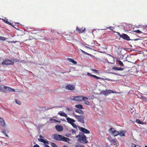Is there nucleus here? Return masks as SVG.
<instances>
[{
  "label": "nucleus",
  "instance_id": "obj_6",
  "mask_svg": "<svg viewBox=\"0 0 147 147\" xmlns=\"http://www.w3.org/2000/svg\"><path fill=\"white\" fill-rule=\"evenodd\" d=\"M115 32H116L119 35V36L122 38L129 40H130L129 37L127 34H121L119 32H116L114 31Z\"/></svg>",
  "mask_w": 147,
  "mask_h": 147
},
{
  "label": "nucleus",
  "instance_id": "obj_39",
  "mask_svg": "<svg viewBox=\"0 0 147 147\" xmlns=\"http://www.w3.org/2000/svg\"><path fill=\"white\" fill-rule=\"evenodd\" d=\"M66 108L69 111H71L72 110V109L71 108L66 107Z\"/></svg>",
  "mask_w": 147,
  "mask_h": 147
},
{
  "label": "nucleus",
  "instance_id": "obj_29",
  "mask_svg": "<svg viewBox=\"0 0 147 147\" xmlns=\"http://www.w3.org/2000/svg\"><path fill=\"white\" fill-rule=\"evenodd\" d=\"M115 28L114 27H112L111 26H110L109 27H107L106 29H109L111 30H113Z\"/></svg>",
  "mask_w": 147,
  "mask_h": 147
},
{
  "label": "nucleus",
  "instance_id": "obj_54",
  "mask_svg": "<svg viewBox=\"0 0 147 147\" xmlns=\"http://www.w3.org/2000/svg\"><path fill=\"white\" fill-rule=\"evenodd\" d=\"M145 147H147V145H146V146H145Z\"/></svg>",
  "mask_w": 147,
  "mask_h": 147
},
{
  "label": "nucleus",
  "instance_id": "obj_22",
  "mask_svg": "<svg viewBox=\"0 0 147 147\" xmlns=\"http://www.w3.org/2000/svg\"><path fill=\"white\" fill-rule=\"evenodd\" d=\"M120 136H125V133L124 132V131H121L119 132V135Z\"/></svg>",
  "mask_w": 147,
  "mask_h": 147
},
{
  "label": "nucleus",
  "instance_id": "obj_42",
  "mask_svg": "<svg viewBox=\"0 0 147 147\" xmlns=\"http://www.w3.org/2000/svg\"><path fill=\"white\" fill-rule=\"evenodd\" d=\"M75 147H84V146L82 145H76Z\"/></svg>",
  "mask_w": 147,
  "mask_h": 147
},
{
  "label": "nucleus",
  "instance_id": "obj_37",
  "mask_svg": "<svg viewBox=\"0 0 147 147\" xmlns=\"http://www.w3.org/2000/svg\"><path fill=\"white\" fill-rule=\"evenodd\" d=\"M84 45L85 46V47L86 48H88V49H90V48L89 47H88V46H89L87 44H84L83 45Z\"/></svg>",
  "mask_w": 147,
  "mask_h": 147
},
{
  "label": "nucleus",
  "instance_id": "obj_9",
  "mask_svg": "<svg viewBox=\"0 0 147 147\" xmlns=\"http://www.w3.org/2000/svg\"><path fill=\"white\" fill-rule=\"evenodd\" d=\"M111 145L117 146L119 144L118 142L117 141L116 138L112 139L111 140Z\"/></svg>",
  "mask_w": 147,
  "mask_h": 147
},
{
  "label": "nucleus",
  "instance_id": "obj_7",
  "mask_svg": "<svg viewBox=\"0 0 147 147\" xmlns=\"http://www.w3.org/2000/svg\"><path fill=\"white\" fill-rule=\"evenodd\" d=\"M114 92V91L113 90L106 89L105 90L102 91L101 93L105 96H107L110 94L113 93Z\"/></svg>",
  "mask_w": 147,
  "mask_h": 147
},
{
  "label": "nucleus",
  "instance_id": "obj_15",
  "mask_svg": "<svg viewBox=\"0 0 147 147\" xmlns=\"http://www.w3.org/2000/svg\"><path fill=\"white\" fill-rule=\"evenodd\" d=\"M66 120L68 122L71 124L73 123L75 121L74 119H72L69 117H67Z\"/></svg>",
  "mask_w": 147,
  "mask_h": 147
},
{
  "label": "nucleus",
  "instance_id": "obj_2",
  "mask_svg": "<svg viewBox=\"0 0 147 147\" xmlns=\"http://www.w3.org/2000/svg\"><path fill=\"white\" fill-rule=\"evenodd\" d=\"M76 137L78 138V141L83 144H86L88 142L87 140V138L85 135H78L76 136Z\"/></svg>",
  "mask_w": 147,
  "mask_h": 147
},
{
  "label": "nucleus",
  "instance_id": "obj_28",
  "mask_svg": "<svg viewBox=\"0 0 147 147\" xmlns=\"http://www.w3.org/2000/svg\"><path fill=\"white\" fill-rule=\"evenodd\" d=\"M133 32H136L137 33H139V34L143 33V32L142 31H141L139 30H134L133 31Z\"/></svg>",
  "mask_w": 147,
  "mask_h": 147
},
{
  "label": "nucleus",
  "instance_id": "obj_53",
  "mask_svg": "<svg viewBox=\"0 0 147 147\" xmlns=\"http://www.w3.org/2000/svg\"><path fill=\"white\" fill-rule=\"evenodd\" d=\"M72 132H74V130H72Z\"/></svg>",
  "mask_w": 147,
  "mask_h": 147
},
{
  "label": "nucleus",
  "instance_id": "obj_32",
  "mask_svg": "<svg viewBox=\"0 0 147 147\" xmlns=\"http://www.w3.org/2000/svg\"><path fill=\"white\" fill-rule=\"evenodd\" d=\"M118 63L119 65L121 66H123V62L120 60L118 61Z\"/></svg>",
  "mask_w": 147,
  "mask_h": 147
},
{
  "label": "nucleus",
  "instance_id": "obj_16",
  "mask_svg": "<svg viewBox=\"0 0 147 147\" xmlns=\"http://www.w3.org/2000/svg\"><path fill=\"white\" fill-rule=\"evenodd\" d=\"M5 122L4 120L1 118L0 117V125L3 127H5Z\"/></svg>",
  "mask_w": 147,
  "mask_h": 147
},
{
  "label": "nucleus",
  "instance_id": "obj_18",
  "mask_svg": "<svg viewBox=\"0 0 147 147\" xmlns=\"http://www.w3.org/2000/svg\"><path fill=\"white\" fill-rule=\"evenodd\" d=\"M67 59L69 61L72 63L76 65L77 63V62L72 59L68 58Z\"/></svg>",
  "mask_w": 147,
  "mask_h": 147
},
{
  "label": "nucleus",
  "instance_id": "obj_10",
  "mask_svg": "<svg viewBox=\"0 0 147 147\" xmlns=\"http://www.w3.org/2000/svg\"><path fill=\"white\" fill-rule=\"evenodd\" d=\"M86 29L85 28H79L77 27L76 28V31L79 33H84L85 32Z\"/></svg>",
  "mask_w": 147,
  "mask_h": 147
},
{
  "label": "nucleus",
  "instance_id": "obj_11",
  "mask_svg": "<svg viewBox=\"0 0 147 147\" xmlns=\"http://www.w3.org/2000/svg\"><path fill=\"white\" fill-rule=\"evenodd\" d=\"M39 138H38V140L41 142H43L45 144H48L49 143L48 141L47 140H45L43 139V138H44V137L41 136V135H39Z\"/></svg>",
  "mask_w": 147,
  "mask_h": 147
},
{
  "label": "nucleus",
  "instance_id": "obj_17",
  "mask_svg": "<svg viewBox=\"0 0 147 147\" xmlns=\"http://www.w3.org/2000/svg\"><path fill=\"white\" fill-rule=\"evenodd\" d=\"M113 70H114L116 71H123V68L122 67H114L112 68Z\"/></svg>",
  "mask_w": 147,
  "mask_h": 147
},
{
  "label": "nucleus",
  "instance_id": "obj_27",
  "mask_svg": "<svg viewBox=\"0 0 147 147\" xmlns=\"http://www.w3.org/2000/svg\"><path fill=\"white\" fill-rule=\"evenodd\" d=\"M7 90L9 91V92L15 91V90L11 88L7 87Z\"/></svg>",
  "mask_w": 147,
  "mask_h": 147
},
{
  "label": "nucleus",
  "instance_id": "obj_56",
  "mask_svg": "<svg viewBox=\"0 0 147 147\" xmlns=\"http://www.w3.org/2000/svg\"><path fill=\"white\" fill-rule=\"evenodd\" d=\"M51 109V108H49V109Z\"/></svg>",
  "mask_w": 147,
  "mask_h": 147
},
{
  "label": "nucleus",
  "instance_id": "obj_47",
  "mask_svg": "<svg viewBox=\"0 0 147 147\" xmlns=\"http://www.w3.org/2000/svg\"><path fill=\"white\" fill-rule=\"evenodd\" d=\"M8 43L11 42V43H15L16 42L14 41H8Z\"/></svg>",
  "mask_w": 147,
  "mask_h": 147
},
{
  "label": "nucleus",
  "instance_id": "obj_50",
  "mask_svg": "<svg viewBox=\"0 0 147 147\" xmlns=\"http://www.w3.org/2000/svg\"><path fill=\"white\" fill-rule=\"evenodd\" d=\"M142 123H143V124H146V122H142Z\"/></svg>",
  "mask_w": 147,
  "mask_h": 147
},
{
  "label": "nucleus",
  "instance_id": "obj_1",
  "mask_svg": "<svg viewBox=\"0 0 147 147\" xmlns=\"http://www.w3.org/2000/svg\"><path fill=\"white\" fill-rule=\"evenodd\" d=\"M54 139L59 141H62L64 142H67L70 140V139L67 138L63 136L55 134L54 136Z\"/></svg>",
  "mask_w": 147,
  "mask_h": 147
},
{
  "label": "nucleus",
  "instance_id": "obj_13",
  "mask_svg": "<svg viewBox=\"0 0 147 147\" xmlns=\"http://www.w3.org/2000/svg\"><path fill=\"white\" fill-rule=\"evenodd\" d=\"M80 130L83 133L89 134L90 133V131L89 130L84 127H81Z\"/></svg>",
  "mask_w": 147,
  "mask_h": 147
},
{
  "label": "nucleus",
  "instance_id": "obj_52",
  "mask_svg": "<svg viewBox=\"0 0 147 147\" xmlns=\"http://www.w3.org/2000/svg\"><path fill=\"white\" fill-rule=\"evenodd\" d=\"M61 73L62 74H64L65 73V72H61Z\"/></svg>",
  "mask_w": 147,
  "mask_h": 147
},
{
  "label": "nucleus",
  "instance_id": "obj_26",
  "mask_svg": "<svg viewBox=\"0 0 147 147\" xmlns=\"http://www.w3.org/2000/svg\"><path fill=\"white\" fill-rule=\"evenodd\" d=\"M119 134V132L116 131L114 134L113 135L115 137L118 135Z\"/></svg>",
  "mask_w": 147,
  "mask_h": 147
},
{
  "label": "nucleus",
  "instance_id": "obj_38",
  "mask_svg": "<svg viewBox=\"0 0 147 147\" xmlns=\"http://www.w3.org/2000/svg\"><path fill=\"white\" fill-rule=\"evenodd\" d=\"M72 126L74 127V128H76V124L74 123H72L71 124Z\"/></svg>",
  "mask_w": 147,
  "mask_h": 147
},
{
  "label": "nucleus",
  "instance_id": "obj_23",
  "mask_svg": "<svg viewBox=\"0 0 147 147\" xmlns=\"http://www.w3.org/2000/svg\"><path fill=\"white\" fill-rule=\"evenodd\" d=\"M2 20L4 22L9 25H11L12 24L10 22H9L7 19L4 20L3 19Z\"/></svg>",
  "mask_w": 147,
  "mask_h": 147
},
{
  "label": "nucleus",
  "instance_id": "obj_24",
  "mask_svg": "<svg viewBox=\"0 0 147 147\" xmlns=\"http://www.w3.org/2000/svg\"><path fill=\"white\" fill-rule=\"evenodd\" d=\"M92 77L97 79H101L102 80L104 79L102 78L98 77L94 75H93Z\"/></svg>",
  "mask_w": 147,
  "mask_h": 147
},
{
  "label": "nucleus",
  "instance_id": "obj_21",
  "mask_svg": "<svg viewBox=\"0 0 147 147\" xmlns=\"http://www.w3.org/2000/svg\"><path fill=\"white\" fill-rule=\"evenodd\" d=\"M75 107L79 109H83V106L82 105L79 104L76 105L75 106Z\"/></svg>",
  "mask_w": 147,
  "mask_h": 147
},
{
  "label": "nucleus",
  "instance_id": "obj_20",
  "mask_svg": "<svg viewBox=\"0 0 147 147\" xmlns=\"http://www.w3.org/2000/svg\"><path fill=\"white\" fill-rule=\"evenodd\" d=\"M75 111L80 114H83L84 113L83 111L80 109H76Z\"/></svg>",
  "mask_w": 147,
  "mask_h": 147
},
{
  "label": "nucleus",
  "instance_id": "obj_41",
  "mask_svg": "<svg viewBox=\"0 0 147 147\" xmlns=\"http://www.w3.org/2000/svg\"><path fill=\"white\" fill-rule=\"evenodd\" d=\"M0 40H5V38L3 37L0 36Z\"/></svg>",
  "mask_w": 147,
  "mask_h": 147
},
{
  "label": "nucleus",
  "instance_id": "obj_8",
  "mask_svg": "<svg viewBox=\"0 0 147 147\" xmlns=\"http://www.w3.org/2000/svg\"><path fill=\"white\" fill-rule=\"evenodd\" d=\"M75 88V86L72 84H67L65 87V88L67 90L71 91L74 90Z\"/></svg>",
  "mask_w": 147,
  "mask_h": 147
},
{
  "label": "nucleus",
  "instance_id": "obj_12",
  "mask_svg": "<svg viewBox=\"0 0 147 147\" xmlns=\"http://www.w3.org/2000/svg\"><path fill=\"white\" fill-rule=\"evenodd\" d=\"M55 128L57 131H62L63 129L61 126L58 125L56 126Z\"/></svg>",
  "mask_w": 147,
  "mask_h": 147
},
{
  "label": "nucleus",
  "instance_id": "obj_30",
  "mask_svg": "<svg viewBox=\"0 0 147 147\" xmlns=\"http://www.w3.org/2000/svg\"><path fill=\"white\" fill-rule=\"evenodd\" d=\"M51 144L53 147H58L54 142H51Z\"/></svg>",
  "mask_w": 147,
  "mask_h": 147
},
{
  "label": "nucleus",
  "instance_id": "obj_33",
  "mask_svg": "<svg viewBox=\"0 0 147 147\" xmlns=\"http://www.w3.org/2000/svg\"><path fill=\"white\" fill-rule=\"evenodd\" d=\"M132 147H141L140 146L138 145H136L134 144H132Z\"/></svg>",
  "mask_w": 147,
  "mask_h": 147
},
{
  "label": "nucleus",
  "instance_id": "obj_36",
  "mask_svg": "<svg viewBox=\"0 0 147 147\" xmlns=\"http://www.w3.org/2000/svg\"><path fill=\"white\" fill-rule=\"evenodd\" d=\"M16 102L17 104L19 105L21 104V102L20 101L18 100H16Z\"/></svg>",
  "mask_w": 147,
  "mask_h": 147
},
{
  "label": "nucleus",
  "instance_id": "obj_31",
  "mask_svg": "<svg viewBox=\"0 0 147 147\" xmlns=\"http://www.w3.org/2000/svg\"><path fill=\"white\" fill-rule=\"evenodd\" d=\"M80 51H81V52L83 53H84V54H86V55H90V54H89V53L86 52L84 51H83V50H82L81 49H80Z\"/></svg>",
  "mask_w": 147,
  "mask_h": 147
},
{
  "label": "nucleus",
  "instance_id": "obj_35",
  "mask_svg": "<svg viewBox=\"0 0 147 147\" xmlns=\"http://www.w3.org/2000/svg\"><path fill=\"white\" fill-rule=\"evenodd\" d=\"M86 100V101H85L84 103L85 104L87 105H89L90 104V102L89 101Z\"/></svg>",
  "mask_w": 147,
  "mask_h": 147
},
{
  "label": "nucleus",
  "instance_id": "obj_14",
  "mask_svg": "<svg viewBox=\"0 0 147 147\" xmlns=\"http://www.w3.org/2000/svg\"><path fill=\"white\" fill-rule=\"evenodd\" d=\"M116 131V130L113 127L110 128L109 130V132L111 133L112 135H113Z\"/></svg>",
  "mask_w": 147,
  "mask_h": 147
},
{
  "label": "nucleus",
  "instance_id": "obj_51",
  "mask_svg": "<svg viewBox=\"0 0 147 147\" xmlns=\"http://www.w3.org/2000/svg\"><path fill=\"white\" fill-rule=\"evenodd\" d=\"M63 147H68L67 146L64 145Z\"/></svg>",
  "mask_w": 147,
  "mask_h": 147
},
{
  "label": "nucleus",
  "instance_id": "obj_48",
  "mask_svg": "<svg viewBox=\"0 0 147 147\" xmlns=\"http://www.w3.org/2000/svg\"><path fill=\"white\" fill-rule=\"evenodd\" d=\"M45 147H50L47 144H45Z\"/></svg>",
  "mask_w": 147,
  "mask_h": 147
},
{
  "label": "nucleus",
  "instance_id": "obj_40",
  "mask_svg": "<svg viewBox=\"0 0 147 147\" xmlns=\"http://www.w3.org/2000/svg\"><path fill=\"white\" fill-rule=\"evenodd\" d=\"M91 70L94 72L96 73H97L98 72V71L95 69H91Z\"/></svg>",
  "mask_w": 147,
  "mask_h": 147
},
{
  "label": "nucleus",
  "instance_id": "obj_43",
  "mask_svg": "<svg viewBox=\"0 0 147 147\" xmlns=\"http://www.w3.org/2000/svg\"><path fill=\"white\" fill-rule=\"evenodd\" d=\"M87 75L89 76H90L91 77H92L93 75L89 73H87Z\"/></svg>",
  "mask_w": 147,
  "mask_h": 147
},
{
  "label": "nucleus",
  "instance_id": "obj_44",
  "mask_svg": "<svg viewBox=\"0 0 147 147\" xmlns=\"http://www.w3.org/2000/svg\"><path fill=\"white\" fill-rule=\"evenodd\" d=\"M51 120H53L55 122H59L58 121H57V120H56V119H50V121H51Z\"/></svg>",
  "mask_w": 147,
  "mask_h": 147
},
{
  "label": "nucleus",
  "instance_id": "obj_4",
  "mask_svg": "<svg viewBox=\"0 0 147 147\" xmlns=\"http://www.w3.org/2000/svg\"><path fill=\"white\" fill-rule=\"evenodd\" d=\"M15 59H13L12 60H11L8 59H5L2 62L1 64L7 65H13L14 64V61H15Z\"/></svg>",
  "mask_w": 147,
  "mask_h": 147
},
{
  "label": "nucleus",
  "instance_id": "obj_45",
  "mask_svg": "<svg viewBox=\"0 0 147 147\" xmlns=\"http://www.w3.org/2000/svg\"><path fill=\"white\" fill-rule=\"evenodd\" d=\"M111 57L109 58V59H114V57H112L111 56Z\"/></svg>",
  "mask_w": 147,
  "mask_h": 147
},
{
  "label": "nucleus",
  "instance_id": "obj_34",
  "mask_svg": "<svg viewBox=\"0 0 147 147\" xmlns=\"http://www.w3.org/2000/svg\"><path fill=\"white\" fill-rule=\"evenodd\" d=\"M2 132L3 134H4L6 136L8 137V135L6 133V131L5 130H3V131H2Z\"/></svg>",
  "mask_w": 147,
  "mask_h": 147
},
{
  "label": "nucleus",
  "instance_id": "obj_19",
  "mask_svg": "<svg viewBox=\"0 0 147 147\" xmlns=\"http://www.w3.org/2000/svg\"><path fill=\"white\" fill-rule=\"evenodd\" d=\"M58 114L61 116H63L66 117H67V115L63 112H59Z\"/></svg>",
  "mask_w": 147,
  "mask_h": 147
},
{
  "label": "nucleus",
  "instance_id": "obj_25",
  "mask_svg": "<svg viewBox=\"0 0 147 147\" xmlns=\"http://www.w3.org/2000/svg\"><path fill=\"white\" fill-rule=\"evenodd\" d=\"M136 122L139 124H142V122L139 119H137L136 120Z\"/></svg>",
  "mask_w": 147,
  "mask_h": 147
},
{
  "label": "nucleus",
  "instance_id": "obj_3",
  "mask_svg": "<svg viewBox=\"0 0 147 147\" xmlns=\"http://www.w3.org/2000/svg\"><path fill=\"white\" fill-rule=\"evenodd\" d=\"M73 100L78 102H81L83 101H86L88 100V98L82 96H73Z\"/></svg>",
  "mask_w": 147,
  "mask_h": 147
},
{
  "label": "nucleus",
  "instance_id": "obj_49",
  "mask_svg": "<svg viewBox=\"0 0 147 147\" xmlns=\"http://www.w3.org/2000/svg\"><path fill=\"white\" fill-rule=\"evenodd\" d=\"M130 121H132V122L133 123H135V121H132L131 119L130 120Z\"/></svg>",
  "mask_w": 147,
  "mask_h": 147
},
{
  "label": "nucleus",
  "instance_id": "obj_55",
  "mask_svg": "<svg viewBox=\"0 0 147 147\" xmlns=\"http://www.w3.org/2000/svg\"><path fill=\"white\" fill-rule=\"evenodd\" d=\"M108 63H109V61H108ZM110 63H111V62H110Z\"/></svg>",
  "mask_w": 147,
  "mask_h": 147
},
{
  "label": "nucleus",
  "instance_id": "obj_46",
  "mask_svg": "<svg viewBox=\"0 0 147 147\" xmlns=\"http://www.w3.org/2000/svg\"><path fill=\"white\" fill-rule=\"evenodd\" d=\"M33 147H40V146L36 144L34 145L33 146Z\"/></svg>",
  "mask_w": 147,
  "mask_h": 147
},
{
  "label": "nucleus",
  "instance_id": "obj_5",
  "mask_svg": "<svg viewBox=\"0 0 147 147\" xmlns=\"http://www.w3.org/2000/svg\"><path fill=\"white\" fill-rule=\"evenodd\" d=\"M73 115H74V117L77 119L79 122H80L83 123H84V120L85 119V117L84 116L76 115L74 113H73Z\"/></svg>",
  "mask_w": 147,
  "mask_h": 147
}]
</instances>
